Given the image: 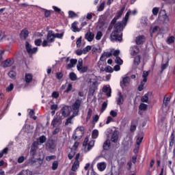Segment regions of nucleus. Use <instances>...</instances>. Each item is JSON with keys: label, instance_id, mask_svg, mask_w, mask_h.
<instances>
[{"label": "nucleus", "instance_id": "48", "mask_svg": "<svg viewBox=\"0 0 175 175\" xmlns=\"http://www.w3.org/2000/svg\"><path fill=\"white\" fill-rule=\"evenodd\" d=\"M133 49H134L135 50L133 51V55H136L137 54L139 53V46H133Z\"/></svg>", "mask_w": 175, "mask_h": 175}, {"label": "nucleus", "instance_id": "57", "mask_svg": "<svg viewBox=\"0 0 175 175\" xmlns=\"http://www.w3.org/2000/svg\"><path fill=\"white\" fill-rule=\"evenodd\" d=\"M93 118V124H95V122H98V120H99V116L98 115H95L94 116L92 117Z\"/></svg>", "mask_w": 175, "mask_h": 175}, {"label": "nucleus", "instance_id": "6", "mask_svg": "<svg viewBox=\"0 0 175 175\" xmlns=\"http://www.w3.org/2000/svg\"><path fill=\"white\" fill-rule=\"evenodd\" d=\"M62 116L63 117H68L70 114V111H72V108L69 106H64L61 109Z\"/></svg>", "mask_w": 175, "mask_h": 175}, {"label": "nucleus", "instance_id": "62", "mask_svg": "<svg viewBox=\"0 0 175 175\" xmlns=\"http://www.w3.org/2000/svg\"><path fill=\"white\" fill-rule=\"evenodd\" d=\"M36 46H40L42 44V39H38L35 40Z\"/></svg>", "mask_w": 175, "mask_h": 175}, {"label": "nucleus", "instance_id": "28", "mask_svg": "<svg viewBox=\"0 0 175 175\" xmlns=\"http://www.w3.org/2000/svg\"><path fill=\"white\" fill-rule=\"evenodd\" d=\"M77 23L74 22L72 24V31L73 32H80V29L77 28Z\"/></svg>", "mask_w": 175, "mask_h": 175}, {"label": "nucleus", "instance_id": "42", "mask_svg": "<svg viewBox=\"0 0 175 175\" xmlns=\"http://www.w3.org/2000/svg\"><path fill=\"white\" fill-rule=\"evenodd\" d=\"M83 67V59H80L78 61V64L77 66V68L78 70H80V68Z\"/></svg>", "mask_w": 175, "mask_h": 175}, {"label": "nucleus", "instance_id": "36", "mask_svg": "<svg viewBox=\"0 0 175 175\" xmlns=\"http://www.w3.org/2000/svg\"><path fill=\"white\" fill-rule=\"evenodd\" d=\"M100 23L102 24V25H103L104 24H106V16L102 15L100 17V21H99Z\"/></svg>", "mask_w": 175, "mask_h": 175}, {"label": "nucleus", "instance_id": "32", "mask_svg": "<svg viewBox=\"0 0 175 175\" xmlns=\"http://www.w3.org/2000/svg\"><path fill=\"white\" fill-rule=\"evenodd\" d=\"M33 129V126H31V124H25V132H28L29 131H32Z\"/></svg>", "mask_w": 175, "mask_h": 175}, {"label": "nucleus", "instance_id": "20", "mask_svg": "<svg viewBox=\"0 0 175 175\" xmlns=\"http://www.w3.org/2000/svg\"><path fill=\"white\" fill-rule=\"evenodd\" d=\"M96 90H98L96 88V82H94L90 88L89 92L93 96Z\"/></svg>", "mask_w": 175, "mask_h": 175}, {"label": "nucleus", "instance_id": "44", "mask_svg": "<svg viewBox=\"0 0 175 175\" xmlns=\"http://www.w3.org/2000/svg\"><path fill=\"white\" fill-rule=\"evenodd\" d=\"M167 43L168 44H172V43H174V36H171L167 40Z\"/></svg>", "mask_w": 175, "mask_h": 175}, {"label": "nucleus", "instance_id": "34", "mask_svg": "<svg viewBox=\"0 0 175 175\" xmlns=\"http://www.w3.org/2000/svg\"><path fill=\"white\" fill-rule=\"evenodd\" d=\"M92 116V109H91V108H90L88 109V116H87V118H86V121H88L89 120H91Z\"/></svg>", "mask_w": 175, "mask_h": 175}, {"label": "nucleus", "instance_id": "29", "mask_svg": "<svg viewBox=\"0 0 175 175\" xmlns=\"http://www.w3.org/2000/svg\"><path fill=\"white\" fill-rule=\"evenodd\" d=\"M25 81L26 83H31V81H32V75L26 73Z\"/></svg>", "mask_w": 175, "mask_h": 175}, {"label": "nucleus", "instance_id": "24", "mask_svg": "<svg viewBox=\"0 0 175 175\" xmlns=\"http://www.w3.org/2000/svg\"><path fill=\"white\" fill-rule=\"evenodd\" d=\"M111 55H113V53H107V52H105L100 57V61H105V59H103V57H107V58H109V57H111Z\"/></svg>", "mask_w": 175, "mask_h": 175}, {"label": "nucleus", "instance_id": "45", "mask_svg": "<svg viewBox=\"0 0 175 175\" xmlns=\"http://www.w3.org/2000/svg\"><path fill=\"white\" fill-rule=\"evenodd\" d=\"M29 114L30 116V118H33V120H36V116H33L35 115V111L33 110H30Z\"/></svg>", "mask_w": 175, "mask_h": 175}, {"label": "nucleus", "instance_id": "55", "mask_svg": "<svg viewBox=\"0 0 175 175\" xmlns=\"http://www.w3.org/2000/svg\"><path fill=\"white\" fill-rule=\"evenodd\" d=\"M64 36V33H55L54 36V39H55V38H57L58 39H62V37Z\"/></svg>", "mask_w": 175, "mask_h": 175}, {"label": "nucleus", "instance_id": "2", "mask_svg": "<svg viewBox=\"0 0 175 175\" xmlns=\"http://www.w3.org/2000/svg\"><path fill=\"white\" fill-rule=\"evenodd\" d=\"M143 139H144V134L143 133H139L135 137L136 139V146L134 149V152H139V148H140V144H142V142H143Z\"/></svg>", "mask_w": 175, "mask_h": 175}, {"label": "nucleus", "instance_id": "13", "mask_svg": "<svg viewBox=\"0 0 175 175\" xmlns=\"http://www.w3.org/2000/svg\"><path fill=\"white\" fill-rule=\"evenodd\" d=\"M152 95V92H148L144 96L142 97L141 98V102L145 103H150L148 102V98Z\"/></svg>", "mask_w": 175, "mask_h": 175}, {"label": "nucleus", "instance_id": "10", "mask_svg": "<svg viewBox=\"0 0 175 175\" xmlns=\"http://www.w3.org/2000/svg\"><path fill=\"white\" fill-rule=\"evenodd\" d=\"M26 50L27 51V53H29V54H35V53H36V51H38V48H33L32 49L31 46V44H29V42H26Z\"/></svg>", "mask_w": 175, "mask_h": 175}, {"label": "nucleus", "instance_id": "47", "mask_svg": "<svg viewBox=\"0 0 175 175\" xmlns=\"http://www.w3.org/2000/svg\"><path fill=\"white\" fill-rule=\"evenodd\" d=\"M83 135V134H82ZM78 135L76 133L72 135L74 140H80L83 135Z\"/></svg>", "mask_w": 175, "mask_h": 175}, {"label": "nucleus", "instance_id": "43", "mask_svg": "<svg viewBox=\"0 0 175 175\" xmlns=\"http://www.w3.org/2000/svg\"><path fill=\"white\" fill-rule=\"evenodd\" d=\"M14 88V85L13 83H11L9 86L6 88L7 92H10V91H13V89Z\"/></svg>", "mask_w": 175, "mask_h": 175}, {"label": "nucleus", "instance_id": "12", "mask_svg": "<svg viewBox=\"0 0 175 175\" xmlns=\"http://www.w3.org/2000/svg\"><path fill=\"white\" fill-rule=\"evenodd\" d=\"M14 61L13 59H6L2 63V66L3 68H9V66H12L13 65Z\"/></svg>", "mask_w": 175, "mask_h": 175}, {"label": "nucleus", "instance_id": "41", "mask_svg": "<svg viewBox=\"0 0 175 175\" xmlns=\"http://www.w3.org/2000/svg\"><path fill=\"white\" fill-rule=\"evenodd\" d=\"M8 76L9 77H10L11 79H14V77H16V76H17V74L16 73V72L14 71H10L8 73Z\"/></svg>", "mask_w": 175, "mask_h": 175}, {"label": "nucleus", "instance_id": "1", "mask_svg": "<svg viewBox=\"0 0 175 175\" xmlns=\"http://www.w3.org/2000/svg\"><path fill=\"white\" fill-rule=\"evenodd\" d=\"M126 24L123 26L121 22L114 25V31L111 33V42H122V30Z\"/></svg>", "mask_w": 175, "mask_h": 175}, {"label": "nucleus", "instance_id": "25", "mask_svg": "<svg viewBox=\"0 0 175 175\" xmlns=\"http://www.w3.org/2000/svg\"><path fill=\"white\" fill-rule=\"evenodd\" d=\"M140 55H137L135 57L134 61H133V64L135 66H137L138 65L140 64Z\"/></svg>", "mask_w": 175, "mask_h": 175}, {"label": "nucleus", "instance_id": "11", "mask_svg": "<svg viewBox=\"0 0 175 175\" xmlns=\"http://www.w3.org/2000/svg\"><path fill=\"white\" fill-rule=\"evenodd\" d=\"M62 124V119L61 117L57 116L52 121V125L53 126H58V125H61Z\"/></svg>", "mask_w": 175, "mask_h": 175}, {"label": "nucleus", "instance_id": "40", "mask_svg": "<svg viewBox=\"0 0 175 175\" xmlns=\"http://www.w3.org/2000/svg\"><path fill=\"white\" fill-rule=\"evenodd\" d=\"M167 66H169V62H167L165 64H161V73H162L165 69H166V68H167Z\"/></svg>", "mask_w": 175, "mask_h": 175}, {"label": "nucleus", "instance_id": "5", "mask_svg": "<svg viewBox=\"0 0 175 175\" xmlns=\"http://www.w3.org/2000/svg\"><path fill=\"white\" fill-rule=\"evenodd\" d=\"M133 144V140L131 137L126 138L123 142V146H124V150H128V148H131Z\"/></svg>", "mask_w": 175, "mask_h": 175}, {"label": "nucleus", "instance_id": "33", "mask_svg": "<svg viewBox=\"0 0 175 175\" xmlns=\"http://www.w3.org/2000/svg\"><path fill=\"white\" fill-rule=\"evenodd\" d=\"M170 147H173V144H174V133H172L170 136Z\"/></svg>", "mask_w": 175, "mask_h": 175}, {"label": "nucleus", "instance_id": "27", "mask_svg": "<svg viewBox=\"0 0 175 175\" xmlns=\"http://www.w3.org/2000/svg\"><path fill=\"white\" fill-rule=\"evenodd\" d=\"M69 77L72 81H76L77 80V75L73 72L70 73Z\"/></svg>", "mask_w": 175, "mask_h": 175}, {"label": "nucleus", "instance_id": "17", "mask_svg": "<svg viewBox=\"0 0 175 175\" xmlns=\"http://www.w3.org/2000/svg\"><path fill=\"white\" fill-rule=\"evenodd\" d=\"M144 36H139L135 39L136 44H143L144 43Z\"/></svg>", "mask_w": 175, "mask_h": 175}, {"label": "nucleus", "instance_id": "21", "mask_svg": "<svg viewBox=\"0 0 175 175\" xmlns=\"http://www.w3.org/2000/svg\"><path fill=\"white\" fill-rule=\"evenodd\" d=\"M77 64V59H71L70 60V64L67 65V69H71V68H73L74 65H76Z\"/></svg>", "mask_w": 175, "mask_h": 175}, {"label": "nucleus", "instance_id": "60", "mask_svg": "<svg viewBox=\"0 0 175 175\" xmlns=\"http://www.w3.org/2000/svg\"><path fill=\"white\" fill-rule=\"evenodd\" d=\"M100 38H102V33L100 31H98L96 36V40H100Z\"/></svg>", "mask_w": 175, "mask_h": 175}, {"label": "nucleus", "instance_id": "8", "mask_svg": "<svg viewBox=\"0 0 175 175\" xmlns=\"http://www.w3.org/2000/svg\"><path fill=\"white\" fill-rule=\"evenodd\" d=\"M131 83V78L129 77H126L122 79V81H120V87L124 89V87H128Z\"/></svg>", "mask_w": 175, "mask_h": 175}, {"label": "nucleus", "instance_id": "18", "mask_svg": "<svg viewBox=\"0 0 175 175\" xmlns=\"http://www.w3.org/2000/svg\"><path fill=\"white\" fill-rule=\"evenodd\" d=\"M118 98L117 99V105H122L124 103V96L120 92H118Z\"/></svg>", "mask_w": 175, "mask_h": 175}, {"label": "nucleus", "instance_id": "61", "mask_svg": "<svg viewBox=\"0 0 175 175\" xmlns=\"http://www.w3.org/2000/svg\"><path fill=\"white\" fill-rule=\"evenodd\" d=\"M105 70L107 72H109L110 73H111V72H113V68H111V66H108L107 68H105Z\"/></svg>", "mask_w": 175, "mask_h": 175}, {"label": "nucleus", "instance_id": "7", "mask_svg": "<svg viewBox=\"0 0 175 175\" xmlns=\"http://www.w3.org/2000/svg\"><path fill=\"white\" fill-rule=\"evenodd\" d=\"M108 137H111V142H112V143H117V142H118V133L111 132L108 135Z\"/></svg>", "mask_w": 175, "mask_h": 175}, {"label": "nucleus", "instance_id": "16", "mask_svg": "<svg viewBox=\"0 0 175 175\" xmlns=\"http://www.w3.org/2000/svg\"><path fill=\"white\" fill-rule=\"evenodd\" d=\"M28 35H29V32L25 29H23L20 33L21 39H27V38H28Z\"/></svg>", "mask_w": 175, "mask_h": 175}, {"label": "nucleus", "instance_id": "30", "mask_svg": "<svg viewBox=\"0 0 175 175\" xmlns=\"http://www.w3.org/2000/svg\"><path fill=\"white\" fill-rule=\"evenodd\" d=\"M124 10H125V7L121 8V10L116 14L115 16L118 20L122 16V13H124Z\"/></svg>", "mask_w": 175, "mask_h": 175}, {"label": "nucleus", "instance_id": "19", "mask_svg": "<svg viewBox=\"0 0 175 175\" xmlns=\"http://www.w3.org/2000/svg\"><path fill=\"white\" fill-rule=\"evenodd\" d=\"M36 150H38V147L36 146V144L33 143L31 146V150H30V154L32 157H35V154H36Z\"/></svg>", "mask_w": 175, "mask_h": 175}, {"label": "nucleus", "instance_id": "52", "mask_svg": "<svg viewBox=\"0 0 175 175\" xmlns=\"http://www.w3.org/2000/svg\"><path fill=\"white\" fill-rule=\"evenodd\" d=\"M77 47H81V37L79 38L76 42Z\"/></svg>", "mask_w": 175, "mask_h": 175}, {"label": "nucleus", "instance_id": "53", "mask_svg": "<svg viewBox=\"0 0 175 175\" xmlns=\"http://www.w3.org/2000/svg\"><path fill=\"white\" fill-rule=\"evenodd\" d=\"M55 158H57L55 155L48 156L46 157V160L48 161V162H50V161H52V159H55Z\"/></svg>", "mask_w": 175, "mask_h": 175}, {"label": "nucleus", "instance_id": "51", "mask_svg": "<svg viewBox=\"0 0 175 175\" xmlns=\"http://www.w3.org/2000/svg\"><path fill=\"white\" fill-rule=\"evenodd\" d=\"M90 50H91V46H87L83 50V54H87Z\"/></svg>", "mask_w": 175, "mask_h": 175}, {"label": "nucleus", "instance_id": "39", "mask_svg": "<svg viewBox=\"0 0 175 175\" xmlns=\"http://www.w3.org/2000/svg\"><path fill=\"white\" fill-rule=\"evenodd\" d=\"M116 64H118V65H122L123 62L122 59H121V57H116V59H115Z\"/></svg>", "mask_w": 175, "mask_h": 175}, {"label": "nucleus", "instance_id": "63", "mask_svg": "<svg viewBox=\"0 0 175 175\" xmlns=\"http://www.w3.org/2000/svg\"><path fill=\"white\" fill-rule=\"evenodd\" d=\"M40 143H44L46 142V137L44 136H40L39 138Z\"/></svg>", "mask_w": 175, "mask_h": 175}, {"label": "nucleus", "instance_id": "31", "mask_svg": "<svg viewBox=\"0 0 175 175\" xmlns=\"http://www.w3.org/2000/svg\"><path fill=\"white\" fill-rule=\"evenodd\" d=\"M70 152L68 154V157L69 159H72L73 157H75V155H76V151L72 148H70Z\"/></svg>", "mask_w": 175, "mask_h": 175}, {"label": "nucleus", "instance_id": "35", "mask_svg": "<svg viewBox=\"0 0 175 175\" xmlns=\"http://www.w3.org/2000/svg\"><path fill=\"white\" fill-rule=\"evenodd\" d=\"M73 117H76V116H75V113H73L72 116H71L66 120L65 124L68 125V124H72V120H73Z\"/></svg>", "mask_w": 175, "mask_h": 175}, {"label": "nucleus", "instance_id": "14", "mask_svg": "<svg viewBox=\"0 0 175 175\" xmlns=\"http://www.w3.org/2000/svg\"><path fill=\"white\" fill-rule=\"evenodd\" d=\"M55 34L53 33V31H49L47 34V40L50 42V43H53L54 42V36Z\"/></svg>", "mask_w": 175, "mask_h": 175}, {"label": "nucleus", "instance_id": "37", "mask_svg": "<svg viewBox=\"0 0 175 175\" xmlns=\"http://www.w3.org/2000/svg\"><path fill=\"white\" fill-rule=\"evenodd\" d=\"M95 144V142L94 140L90 141L88 144V151H90L91 148H92V146Z\"/></svg>", "mask_w": 175, "mask_h": 175}, {"label": "nucleus", "instance_id": "54", "mask_svg": "<svg viewBox=\"0 0 175 175\" xmlns=\"http://www.w3.org/2000/svg\"><path fill=\"white\" fill-rule=\"evenodd\" d=\"M52 97L55 98V99H57L59 97V93L58 92H53L52 93Z\"/></svg>", "mask_w": 175, "mask_h": 175}, {"label": "nucleus", "instance_id": "46", "mask_svg": "<svg viewBox=\"0 0 175 175\" xmlns=\"http://www.w3.org/2000/svg\"><path fill=\"white\" fill-rule=\"evenodd\" d=\"M22 174L23 175H32V172L29 171V170H23Z\"/></svg>", "mask_w": 175, "mask_h": 175}, {"label": "nucleus", "instance_id": "58", "mask_svg": "<svg viewBox=\"0 0 175 175\" xmlns=\"http://www.w3.org/2000/svg\"><path fill=\"white\" fill-rule=\"evenodd\" d=\"M159 12V8H154L152 10V14H154V16H157Z\"/></svg>", "mask_w": 175, "mask_h": 175}, {"label": "nucleus", "instance_id": "50", "mask_svg": "<svg viewBox=\"0 0 175 175\" xmlns=\"http://www.w3.org/2000/svg\"><path fill=\"white\" fill-rule=\"evenodd\" d=\"M139 109L141 110H142L143 111H145V110H147V105L144 104V103H142L139 105Z\"/></svg>", "mask_w": 175, "mask_h": 175}, {"label": "nucleus", "instance_id": "4", "mask_svg": "<svg viewBox=\"0 0 175 175\" xmlns=\"http://www.w3.org/2000/svg\"><path fill=\"white\" fill-rule=\"evenodd\" d=\"M57 146V144L55 143V141L49 139H48L46 145H45V148L48 151H53V150L55 149V147Z\"/></svg>", "mask_w": 175, "mask_h": 175}, {"label": "nucleus", "instance_id": "64", "mask_svg": "<svg viewBox=\"0 0 175 175\" xmlns=\"http://www.w3.org/2000/svg\"><path fill=\"white\" fill-rule=\"evenodd\" d=\"M69 91H72V84L71 83H69L68 85V88L67 89L64 91V92H69Z\"/></svg>", "mask_w": 175, "mask_h": 175}, {"label": "nucleus", "instance_id": "59", "mask_svg": "<svg viewBox=\"0 0 175 175\" xmlns=\"http://www.w3.org/2000/svg\"><path fill=\"white\" fill-rule=\"evenodd\" d=\"M56 77H57V79H58V80H61V79H62V77H64V74H62V72H57Z\"/></svg>", "mask_w": 175, "mask_h": 175}, {"label": "nucleus", "instance_id": "26", "mask_svg": "<svg viewBox=\"0 0 175 175\" xmlns=\"http://www.w3.org/2000/svg\"><path fill=\"white\" fill-rule=\"evenodd\" d=\"M103 148L104 150H109L110 148V141L107 139L106 142H104Z\"/></svg>", "mask_w": 175, "mask_h": 175}, {"label": "nucleus", "instance_id": "15", "mask_svg": "<svg viewBox=\"0 0 175 175\" xmlns=\"http://www.w3.org/2000/svg\"><path fill=\"white\" fill-rule=\"evenodd\" d=\"M103 91L106 94L107 96H111V88H110V86H104Z\"/></svg>", "mask_w": 175, "mask_h": 175}, {"label": "nucleus", "instance_id": "56", "mask_svg": "<svg viewBox=\"0 0 175 175\" xmlns=\"http://www.w3.org/2000/svg\"><path fill=\"white\" fill-rule=\"evenodd\" d=\"M103 9H105V2L102 3L98 8V12H102L103 10Z\"/></svg>", "mask_w": 175, "mask_h": 175}, {"label": "nucleus", "instance_id": "22", "mask_svg": "<svg viewBox=\"0 0 175 175\" xmlns=\"http://www.w3.org/2000/svg\"><path fill=\"white\" fill-rule=\"evenodd\" d=\"M79 166H80V162L79 161H75L72 166L71 170L72 172H76L77 169H79Z\"/></svg>", "mask_w": 175, "mask_h": 175}, {"label": "nucleus", "instance_id": "9", "mask_svg": "<svg viewBox=\"0 0 175 175\" xmlns=\"http://www.w3.org/2000/svg\"><path fill=\"white\" fill-rule=\"evenodd\" d=\"M94 38H95V34L91 32V31L90 30L85 35V39H86L88 42H92Z\"/></svg>", "mask_w": 175, "mask_h": 175}, {"label": "nucleus", "instance_id": "23", "mask_svg": "<svg viewBox=\"0 0 175 175\" xmlns=\"http://www.w3.org/2000/svg\"><path fill=\"white\" fill-rule=\"evenodd\" d=\"M97 167L98 170H100V172H103V170L106 169V163L102 162V163H98Z\"/></svg>", "mask_w": 175, "mask_h": 175}, {"label": "nucleus", "instance_id": "3", "mask_svg": "<svg viewBox=\"0 0 175 175\" xmlns=\"http://www.w3.org/2000/svg\"><path fill=\"white\" fill-rule=\"evenodd\" d=\"M80 106H81V100L77 99L74 104L72 105V110L74 111V116H78Z\"/></svg>", "mask_w": 175, "mask_h": 175}, {"label": "nucleus", "instance_id": "49", "mask_svg": "<svg viewBox=\"0 0 175 175\" xmlns=\"http://www.w3.org/2000/svg\"><path fill=\"white\" fill-rule=\"evenodd\" d=\"M79 72H81V73H85V72H87V70H88V66H84L82 68H81L79 70H78Z\"/></svg>", "mask_w": 175, "mask_h": 175}, {"label": "nucleus", "instance_id": "38", "mask_svg": "<svg viewBox=\"0 0 175 175\" xmlns=\"http://www.w3.org/2000/svg\"><path fill=\"white\" fill-rule=\"evenodd\" d=\"M58 169V161H55L52 164V170H57Z\"/></svg>", "mask_w": 175, "mask_h": 175}]
</instances>
